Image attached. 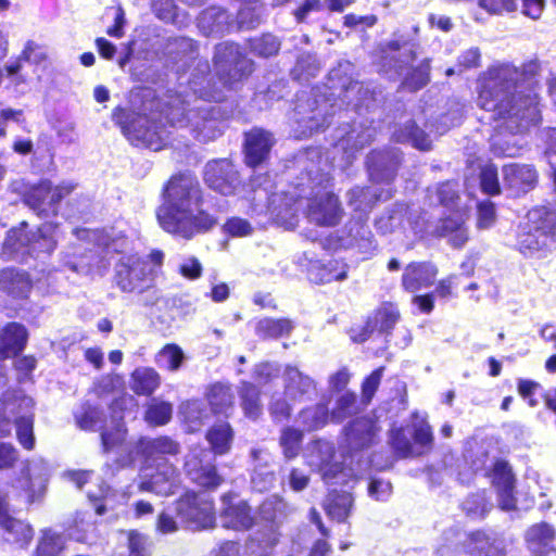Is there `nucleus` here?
<instances>
[{"instance_id":"nucleus-1","label":"nucleus","mask_w":556,"mask_h":556,"mask_svg":"<svg viewBox=\"0 0 556 556\" xmlns=\"http://www.w3.org/2000/svg\"><path fill=\"white\" fill-rule=\"evenodd\" d=\"M518 76L509 65L490 70L478 97V105L492 112L493 118L502 122L498 127L510 134L523 132L541 119L536 93L510 92Z\"/></svg>"},{"instance_id":"nucleus-2","label":"nucleus","mask_w":556,"mask_h":556,"mask_svg":"<svg viewBox=\"0 0 556 556\" xmlns=\"http://www.w3.org/2000/svg\"><path fill=\"white\" fill-rule=\"evenodd\" d=\"M202 202V189L195 176H173L164 188L163 203L156 211L160 226L166 232L187 240L210 230L217 220L201 208Z\"/></svg>"},{"instance_id":"nucleus-3","label":"nucleus","mask_w":556,"mask_h":556,"mask_svg":"<svg viewBox=\"0 0 556 556\" xmlns=\"http://www.w3.org/2000/svg\"><path fill=\"white\" fill-rule=\"evenodd\" d=\"M166 109L162 112L164 117L172 125L189 127L194 138L201 142L215 139L222 132L214 116V108L208 104H199L193 109L186 110L185 101L180 97H170L165 103Z\"/></svg>"},{"instance_id":"nucleus-4","label":"nucleus","mask_w":556,"mask_h":556,"mask_svg":"<svg viewBox=\"0 0 556 556\" xmlns=\"http://www.w3.org/2000/svg\"><path fill=\"white\" fill-rule=\"evenodd\" d=\"M163 261L159 250L149 254V262L137 254L123 255L115 265L116 285L124 292H143L152 286Z\"/></svg>"},{"instance_id":"nucleus-5","label":"nucleus","mask_w":556,"mask_h":556,"mask_svg":"<svg viewBox=\"0 0 556 556\" xmlns=\"http://www.w3.org/2000/svg\"><path fill=\"white\" fill-rule=\"evenodd\" d=\"M34 401L20 391L8 392L2 400V418L9 421L15 417L16 438L20 444L31 451L35 447Z\"/></svg>"},{"instance_id":"nucleus-6","label":"nucleus","mask_w":556,"mask_h":556,"mask_svg":"<svg viewBox=\"0 0 556 556\" xmlns=\"http://www.w3.org/2000/svg\"><path fill=\"white\" fill-rule=\"evenodd\" d=\"M113 119L122 127L125 136L136 146H144L153 151L163 148L165 130L147 116L130 114L123 109H116Z\"/></svg>"},{"instance_id":"nucleus-7","label":"nucleus","mask_w":556,"mask_h":556,"mask_svg":"<svg viewBox=\"0 0 556 556\" xmlns=\"http://www.w3.org/2000/svg\"><path fill=\"white\" fill-rule=\"evenodd\" d=\"M176 514L181 522L193 530L212 528L215 525L212 500L195 493H186L176 502Z\"/></svg>"},{"instance_id":"nucleus-8","label":"nucleus","mask_w":556,"mask_h":556,"mask_svg":"<svg viewBox=\"0 0 556 556\" xmlns=\"http://www.w3.org/2000/svg\"><path fill=\"white\" fill-rule=\"evenodd\" d=\"M327 102L318 103L316 99H299L293 113L298 127L294 129L296 137H307L328 124Z\"/></svg>"},{"instance_id":"nucleus-9","label":"nucleus","mask_w":556,"mask_h":556,"mask_svg":"<svg viewBox=\"0 0 556 556\" xmlns=\"http://www.w3.org/2000/svg\"><path fill=\"white\" fill-rule=\"evenodd\" d=\"M153 466H155L154 472H149L151 467L148 465L147 468L142 470L139 490L162 496L174 494L180 483L179 473L175 466L168 462H160Z\"/></svg>"},{"instance_id":"nucleus-10","label":"nucleus","mask_w":556,"mask_h":556,"mask_svg":"<svg viewBox=\"0 0 556 556\" xmlns=\"http://www.w3.org/2000/svg\"><path fill=\"white\" fill-rule=\"evenodd\" d=\"M75 189L72 182H62L55 187L50 181L45 180L33 187L26 195L25 202L39 215L54 212V206L64 197Z\"/></svg>"},{"instance_id":"nucleus-11","label":"nucleus","mask_w":556,"mask_h":556,"mask_svg":"<svg viewBox=\"0 0 556 556\" xmlns=\"http://www.w3.org/2000/svg\"><path fill=\"white\" fill-rule=\"evenodd\" d=\"M214 63L218 74H227L226 83L240 79L251 72L252 64L242 56L239 46L232 42H224L216 47Z\"/></svg>"},{"instance_id":"nucleus-12","label":"nucleus","mask_w":556,"mask_h":556,"mask_svg":"<svg viewBox=\"0 0 556 556\" xmlns=\"http://www.w3.org/2000/svg\"><path fill=\"white\" fill-rule=\"evenodd\" d=\"M342 207L338 197L326 192L307 200V218L319 226H336L342 217Z\"/></svg>"},{"instance_id":"nucleus-13","label":"nucleus","mask_w":556,"mask_h":556,"mask_svg":"<svg viewBox=\"0 0 556 556\" xmlns=\"http://www.w3.org/2000/svg\"><path fill=\"white\" fill-rule=\"evenodd\" d=\"M223 503L224 508L220 513L223 527L233 530H249L254 526L255 516L245 501L225 495Z\"/></svg>"},{"instance_id":"nucleus-14","label":"nucleus","mask_w":556,"mask_h":556,"mask_svg":"<svg viewBox=\"0 0 556 556\" xmlns=\"http://www.w3.org/2000/svg\"><path fill=\"white\" fill-rule=\"evenodd\" d=\"M204 180L211 189L222 194H231L238 185V175L233 165L223 159L206 164Z\"/></svg>"},{"instance_id":"nucleus-15","label":"nucleus","mask_w":556,"mask_h":556,"mask_svg":"<svg viewBox=\"0 0 556 556\" xmlns=\"http://www.w3.org/2000/svg\"><path fill=\"white\" fill-rule=\"evenodd\" d=\"M333 456V444L328 441L319 440L308 446L306 462L311 467L321 473L324 480L328 481L334 478L342 469L339 463L332 462Z\"/></svg>"},{"instance_id":"nucleus-16","label":"nucleus","mask_w":556,"mask_h":556,"mask_svg":"<svg viewBox=\"0 0 556 556\" xmlns=\"http://www.w3.org/2000/svg\"><path fill=\"white\" fill-rule=\"evenodd\" d=\"M302 200L294 193H275L269 198L268 212L271 218L287 229H292L298 223V211Z\"/></svg>"},{"instance_id":"nucleus-17","label":"nucleus","mask_w":556,"mask_h":556,"mask_svg":"<svg viewBox=\"0 0 556 556\" xmlns=\"http://www.w3.org/2000/svg\"><path fill=\"white\" fill-rule=\"evenodd\" d=\"M285 396L291 402L309 400L316 391L314 380L296 367L287 366L283 371Z\"/></svg>"},{"instance_id":"nucleus-18","label":"nucleus","mask_w":556,"mask_h":556,"mask_svg":"<svg viewBox=\"0 0 556 556\" xmlns=\"http://www.w3.org/2000/svg\"><path fill=\"white\" fill-rule=\"evenodd\" d=\"M504 184L516 194L533 189L538 181V173L532 165L511 163L503 167Z\"/></svg>"},{"instance_id":"nucleus-19","label":"nucleus","mask_w":556,"mask_h":556,"mask_svg":"<svg viewBox=\"0 0 556 556\" xmlns=\"http://www.w3.org/2000/svg\"><path fill=\"white\" fill-rule=\"evenodd\" d=\"M138 451L144 456L149 467L160 462H167L165 455H176L179 453V444L168 437L155 439L142 438L138 442Z\"/></svg>"},{"instance_id":"nucleus-20","label":"nucleus","mask_w":556,"mask_h":556,"mask_svg":"<svg viewBox=\"0 0 556 556\" xmlns=\"http://www.w3.org/2000/svg\"><path fill=\"white\" fill-rule=\"evenodd\" d=\"M274 139L271 135L262 129H253L245 138V161L249 166L261 164L268 155Z\"/></svg>"},{"instance_id":"nucleus-21","label":"nucleus","mask_w":556,"mask_h":556,"mask_svg":"<svg viewBox=\"0 0 556 556\" xmlns=\"http://www.w3.org/2000/svg\"><path fill=\"white\" fill-rule=\"evenodd\" d=\"M438 269L431 263H412L406 266L402 285L409 292L429 287L434 281Z\"/></svg>"},{"instance_id":"nucleus-22","label":"nucleus","mask_w":556,"mask_h":556,"mask_svg":"<svg viewBox=\"0 0 556 556\" xmlns=\"http://www.w3.org/2000/svg\"><path fill=\"white\" fill-rule=\"evenodd\" d=\"M185 468L190 479L201 486L216 488L222 482L215 467L210 464L203 465L195 452L187 455Z\"/></svg>"},{"instance_id":"nucleus-23","label":"nucleus","mask_w":556,"mask_h":556,"mask_svg":"<svg viewBox=\"0 0 556 556\" xmlns=\"http://www.w3.org/2000/svg\"><path fill=\"white\" fill-rule=\"evenodd\" d=\"M378 426L369 418H358L345 430V439L352 450H359L374 443Z\"/></svg>"},{"instance_id":"nucleus-24","label":"nucleus","mask_w":556,"mask_h":556,"mask_svg":"<svg viewBox=\"0 0 556 556\" xmlns=\"http://www.w3.org/2000/svg\"><path fill=\"white\" fill-rule=\"evenodd\" d=\"M400 156L395 152H372L368 157V168L375 181L393 179Z\"/></svg>"},{"instance_id":"nucleus-25","label":"nucleus","mask_w":556,"mask_h":556,"mask_svg":"<svg viewBox=\"0 0 556 556\" xmlns=\"http://www.w3.org/2000/svg\"><path fill=\"white\" fill-rule=\"evenodd\" d=\"M27 341V331L24 326L9 324L0 334V359H4L22 351Z\"/></svg>"},{"instance_id":"nucleus-26","label":"nucleus","mask_w":556,"mask_h":556,"mask_svg":"<svg viewBox=\"0 0 556 556\" xmlns=\"http://www.w3.org/2000/svg\"><path fill=\"white\" fill-rule=\"evenodd\" d=\"M400 318V312L396 306L391 303H384L380 306L372 317L369 318L366 326V332H372L378 330L380 332H386L391 330L394 325L397 323ZM368 334H361L359 338H354L357 342H364L367 339Z\"/></svg>"},{"instance_id":"nucleus-27","label":"nucleus","mask_w":556,"mask_h":556,"mask_svg":"<svg viewBox=\"0 0 556 556\" xmlns=\"http://www.w3.org/2000/svg\"><path fill=\"white\" fill-rule=\"evenodd\" d=\"M466 214L456 212L453 216L443 218L438 226V233L448 238L450 243L455 248L463 247L468 240V231L465 227Z\"/></svg>"},{"instance_id":"nucleus-28","label":"nucleus","mask_w":556,"mask_h":556,"mask_svg":"<svg viewBox=\"0 0 556 556\" xmlns=\"http://www.w3.org/2000/svg\"><path fill=\"white\" fill-rule=\"evenodd\" d=\"M31 289V282L24 271L7 268L0 273V290L16 296H26Z\"/></svg>"},{"instance_id":"nucleus-29","label":"nucleus","mask_w":556,"mask_h":556,"mask_svg":"<svg viewBox=\"0 0 556 556\" xmlns=\"http://www.w3.org/2000/svg\"><path fill=\"white\" fill-rule=\"evenodd\" d=\"M160 384L161 377L151 367L136 368L129 380V388L138 395H151Z\"/></svg>"},{"instance_id":"nucleus-30","label":"nucleus","mask_w":556,"mask_h":556,"mask_svg":"<svg viewBox=\"0 0 556 556\" xmlns=\"http://www.w3.org/2000/svg\"><path fill=\"white\" fill-rule=\"evenodd\" d=\"M554 530L546 523L531 527L527 533L529 548L535 556H545L553 549Z\"/></svg>"},{"instance_id":"nucleus-31","label":"nucleus","mask_w":556,"mask_h":556,"mask_svg":"<svg viewBox=\"0 0 556 556\" xmlns=\"http://www.w3.org/2000/svg\"><path fill=\"white\" fill-rule=\"evenodd\" d=\"M207 401L215 414L229 415L233 408L235 395L231 388L224 383H215L207 391Z\"/></svg>"},{"instance_id":"nucleus-32","label":"nucleus","mask_w":556,"mask_h":556,"mask_svg":"<svg viewBox=\"0 0 556 556\" xmlns=\"http://www.w3.org/2000/svg\"><path fill=\"white\" fill-rule=\"evenodd\" d=\"M0 526L7 532L5 540L21 545H26L33 538V529L22 520L12 518L4 513L0 516Z\"/></svg>"},{"instance_id":"nucleus-33","label":"nucleus","mask_w":556,"mask_h":556,"mask_svg":"<svg viewBox=\"0 0 556 556\" xmlns=\"http://www.w3.org/2000/svg\"><path fill=\"white\" fill-rule=\"evenodd\" d=\"M554 243V236L544 232H536L533 226L529 230L519 236L518 245L521 253L525 255H532L544 249H548Z\"/></svg>"},{"instance_id":"nucleus-34","label":"nucleus","mask_w":556,"mask_h":556,"mask_svg":"<svg viewBox=\"0 0 556 556\" xmlns=\"http://www.w3.org/2000/svg\"><path fill=\"white\" fill-rule=\"evenodd\" d=\"M199 25L207 34H223L230 28L227 13L219 8H211L202 12Z\"/></svg>"},{"instance_id":"nucleus-35","label":"nucleus","mask_w":556,"mask_h":556,"mask_svg":"<svg viewBox=\"0 0 556 556\" xmlns=\"http://www.w3.org/2000/svg\"><path fill=\"white\" fill-rule=\"evenodd\" d=\"M352 496L349 493H329L326 502L325 509L328 516L337 521H344L352 507Z\"/></svg>"},{"instance_id":"nucleus-36","label":"nucleus","mask_w":556,"mask_h":556,"mask_svg":"<svg viewBox=\"0 0 556 556\" xmlns=\"http://www.w3.org/2000/svg\"><path fill=\"white\" fill-rule=\"evenodd\" d=\"M232 437V429L227 422L213 426L206 433V439L216 454H225L229 451Z\"/></svg>"},{"instance_id":"nucleus-37","label":"nucleus","mask_w":556,"mask_h":556,"mask_svg":"<svg viewBox=\"0 0 556 556\" xmlns=\"http://www.w3.org/2000/svg\"><path fill=\"white\" fill-rule=\"evenodd\" d=\"M185 361V353L177 344H166L155 356L159 367L177 371Z\"/></svg>"},{"instance_id":"nucleus-38","label":"nucleus","mask_w":556,"mask_h":556,"mask_svg":"<svg viewBox=\"0 0 556 556\" xmlns=\"http://www.w3.org/2000/svg\"><path fill=\"white\" fill-rule=\"evenodd\" d=\"M65 548V539L54 532L45 531L38 541L34 556H60Z\"/></svg>"},{"instance_id":"nucleus-39","label":"nucleus","mask_w":556,"mask_h":556,"mask_svg":"<svg viewBox=\"0 0 556 556\" xmlns=\"http://www.w3.org/2000/svg\"><path fill=\"white\" fill-rule=\"evenodd\" d=\"M529 222L536 232H544L553 236L556 228V212L547 210L546 207H539L532 210L529 215Z\"/></svg>"},{"instance_id":"nucleus-40","label":"nucleus","mask_w":556,"mask_h":556,"mask_svg":"<svg viewBox=\"0 0 556 556\" xmlns=\"http://www.w3.org/2000/svg\"><path fill=\"white\" fill-rule=\"evenodd\" d=\"M121 419L122 418H113L112 426L101 432L103 451L106 453L121 446L125 442L127 430Z\"/></svg>"},{"instance_id":"nucleus-41","label":"nucleus","mask_w":556,"mask_h":556,"mask_svg":"<svg viewBox=\"0 0 556 556\" xmlns=\"http://www.w3.org/2000/svg\"><path fill=\"white\" fill-rule=\"evenodd\" d=\"M293 326L289 319L264 318L257 323L256 331L264 338H278L288 334Z\"/></svg>"},{"instance_id":"nucleus-42","label":"nucleus","mask_w":556,"mask_h":556,"mask_svg":"<svg viewBox=\"0 0 556 556\" xmlns=\"http://www.w3.org/2000/svg\"><path fill=\"white\" fill-rule=\"evenodd\" d=\"M320 71L319 61L312 54H302L299 56L291 74L294 79L307 81L315 77Z\"/></svg>"},{"instance_id":"nucleus-43","label":"nucleus","mask_w":556,"mask_h":556,"mask_svg":"<svg viewBox=\"0 0 556 556\" xmlns=\"http://www.w3.org/2000/svg\"><path fill=\"white\" fill-rule=\"evenodd\" d=\"M242 407L244 414L252 419L257 418L262 413V405L260 403V392L251 383H243L242 391Z\"/></svg>"},{"instance_id":"nucleus-44","label":"nucleus","mask_w":556,"mask_h":556,"mask_svg":"<svg viewBox=\"0 0 556 556\" xmlns=\"http://www.w3.org/2000/svg\"><path fill=\"white\" fill-rule=\"evenodd\" d=\"M491 149L496 156L515 157L519 154L521 144L516 138L506 139L503 132H498L492 138Z\"/></svg>"},{"instance_id":"nucleus-45","label":"nucleus","mask_w":556,"mask_h":556,"mask_svg":"<svg viewBox=\"0 0 556 556\" xmlns=\"http://www.w3.org/2000/svg\"><path fill=\"white\" fill-rule=\"evenodd\" d=\"M262 7L257 1L244 2L237 14V24L239 28H254L261 22Z\"/></svg>"},{"instance_id":"nucleus-46","label":"nucleus","mask_w":556,"mask_h":556,"mask_svg":"<svg viewBox=\"0 0 556 556\" xmlns=\"http://www.w3.org/2000/svg\"><path fill=\"white\" fill-rule=\"evenodd\" d=\"M301 422L307 430H315L325 426L328 421V409L325 405H316L303 409L300 414Z\"/></svg>"},{"instance_id":"nucleus-47","label":"nucleus","mask_w":556,"mask_h":556,"mask_svg":"<svg viewBox=\"0 0 556 556\" xmlns=\"http://www.w3.org/2000/svg\"><path fill=\"white\" fill-rule=\"evenodd\" d=\"M173 414V407L167 402L153 400L146 412V420L155 426L167 424Z\"/></svg>"},{"instance_id":"nucleus-48","label":"nucleus","mask_w":556,"mask_h":556,"mask_svg":"<svg viewBox=\"0 0 556 556\" xmlns=\"http://www.w3.org/2000/svg\"><path fill=\"white\" fill-rule=\"evenodd\" d=\"M372 135L374 131L369 128L364 131L353 129L345 137L340 138L337 148L342 150H361L371 141Z\"/></svg>"},{"instance_id":"nucleus-49","label":"nucleus","mask_w":556,"mask_h":556,"mask_svg":"<svg viewBox=\"0 0 556 556\" xmlns=\"http://www.w3.org/2000/svg\"><path fill=\"white\" fill-rule=\"evenodd\" d=\"M397 140L409 141L415 148L424 151L431 148V140L425 131L419 129L414 123H409L405 126V129L397 135Z\"/></svg>"},{"instance_id":"nucleus-50","label":"nucleus","mask_w":556,"mask_h":556,"mask_svg":"<svg viewBox=\"0 0 556 556\" xmlns=\"http://www.w3.org/2000/svg\"><path fill=\"white\" fill-rule=\"evenodd\" d=\"M184 415L190 431H197L207 417V414L202 407V403L199 401L186 403L184 406Z\"/></svg>"},{"instance_id":"nucleus-51","label":"nucleus","mask_w":556,"mask_h":556,"mask_svg":"<svg viewBox=\"0 0 556 556\" xmlns=\"http://www.w3.org/2000/svg\"><path fill=\"white\" fill-rule=\"evenodd\" d=\"M27 473L29 480L28 489L31 491L36 488L42 489L48 481L49 466L43 460L33 462L27 469Z\"/></svg>"},{"instance_id":"nucleus-52","label":"nucleus","mask_w":556,"mask_h":556,"mask_svg":"<svg viewBox=\"0 0 556 556\" xmlns=\"http://www.w3.org/2000/svg\"><path fill=\"white\" fill-rule=\"evenodd\" d=\"M480 185L484 193L495 195L501 192L497 168L488 164L482 167L480 173Z\"/></svg>"},{"instance_id":"nucleus-53","label":"nucleus","mask_w":556,"mask_h":556,"mask_svg":"<svg viewBox=\"0 0 556 556\" xmlns=\"http://www.w3.org/2000/svg\"><path fill=\"white\" fill-rule=\"evenodd\" d=\"M493 483L497 491L514 489V477L509 465L505 462H496L493 468Z\"/></svg>"},{"instance_id":"nucleus-54","label":"nucleus","mask_w":556,"mask_h":556,"mask_svg":"<svg viewBox=\"0 0 556 556\" xmlns=\"http://www.w3.org/2000/svg\"><path fill=\"white\" fill-rule=\"evenodd\" d=\"M250 46L254 53L267 58L278 52L280 42L273 35H264L251 40Z\"/></svg>"},{"instance_id":"nucleus-55","label":"nucleus","mask_w":556,"mask_h":556,"mask_svg":"<svg viewBox=\"0 0 556 556\" xmlns=\"http://www.w3.org/2000/svg\"><path fill=\"white\" fill-rule=\"evenodd\" d=\"M302 441L301 431L293 428H286L280 438V444L286 457L293 458L298 455Z\"/></svg>"},{"instance_id":"nucleus-56","label":"nucleus","mask_w":556,"mask_h":556,"mask_svg":"<svg viewBox=\"0 0 556 556\" xmlns=\"http://www.w3.org/2000/svg\"><path fill=\"white\" fill-rule=\"evenodd\" d=\"M152 8L160 20L166 23L176 22L177 8L173 0H152Z\"/></svg>"},{"instance_id":"nucleus-57","label":"nucleus","mask_w":556,"mask_h":556,"mask_svg":"<svg viewBox=\"0 0 556 556\" xmlns=\"http://www.w3.org/2000/svg\"><path fill=\"white\" fill-rule=\"evenodd\" d=\"M53 227L51 225H43L39 228L40 238L33 242L31 251L39 252H51L55 248V240L51 237Z\"/></svg>"},{"instance_id":"nucleus-58","label":"nucleus","mask_w":556,"mask_h":556,"mask_svg":"<svg viewBox=\"0 0 556 556\" xmlns=\"http://www.w3.org/2000/svg\"><path fill=\"white\" fill-rule=\"evenodd\" d=\"M414 440L421 446H427L432 442V432L430 426L424 418L414 415Z\"/></svg>"},{"instance_id":"nucleus-59","label":"nucleus","mask_w":556,"mask_h":556,"mask_svg":"<svg viewBox=\"0 0 556 556\" xmlns=\"http://www.w3.org/2000/svg\"><path fill=\"white\" fill-rule=\"evenodd\" d=\"M429 63L426 62L416 68L408 77L405 78V86L412 90H418L429 81Z\"/></svg>"},{"instance_id":"nucleus-60","label":"nucleus","mask_w":556,"mask_h":556,"mask_svg":"<svg viewBox=\"0 0 556 556\" xmlns=\"http://www.w3.org/2000/svg\"><path fill=\"white\" fill-rule=\"evenodd\" d=\"M103 414L96 407H88L81 415L77 416V422L84 430H97L102 422Z\"/></svg>"},{"instance_id":"nucleus-61","label":"nucleus","mask_w":556,"mask_h":556,"mask_svg":"<svg viewBox=\"0 0 556 556\" xmlns=\"http://www.w3.org/2000/svg\"><path fill=\"white\" fill-rule=\"evenodd\" d=\"M383 374V367H380L372 371L369 377L366 378L362 386L363 399L367 403L370 402L375 392L377 391Z\"/></svg>"},{"instance_id":"nucleus-62","label":"nucleus","mask_w":556,"mask_h":556,"mask_svg":"<svg viewBox=\"0 0 556 556\" xmlns=\"http://www.w3.org/2000/svg\"><path fill=\"white\" fill-rule=\"evenodd\" d=\"M479 5L494 14L513 12L517 8L515 0H479Z\"/></svg>"},{"instance_id":"nucleus-63","label":"nucleus","mask_w":556,"mask_h":556,"mask_svg":"<svg viewBox=\"0 0 556 556\" xmlns=\"http://www.w3.org/2000/svg\"><path fill=\"white\" fill-rule=\"evenodd\" d=\"M391 442L395 451L403 457L413 454V447L409 439L406 437L403 429H396L392 431Z\"/></svg>"},{"instance_id":"nucleus-64","label":"nucleus","mask_w":556,"mask_h":556,"mask_svg":"<svg viewBox=\"0 0 556 556\" xmlns=\"http://www.w3.org/2000/svg\"><path fill=\"white\" fill-rule=\"evenodd\" d=\"M495 220V208L492 202H483L478 206L477 225L481 229L489 228Z\"/></svg>"}]
</instances>
